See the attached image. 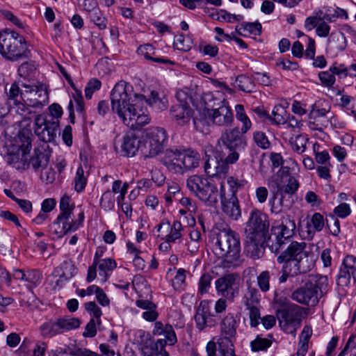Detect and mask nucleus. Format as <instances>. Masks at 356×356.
<instances>
[{
	"mask_svg": "<svg viewBox=\"0 0 356 356\" xmlns=\"http://www.w3.org/2000/svg\"><path fill=\"white\" fill-rule=\"evenodd\" d=\"M112 110L117 113L123 123L134 129L147 124L150 118L145 104H148L156 111L167 108L168 101L154 90L146 99L143 95L134 93L132 86L124 81L115 84L111 94Z\"/></svg>",
	"mask_w": 356,
	"mask_h": 356,
	"instance_id": "f257e3e1",
	"label": "nucleus"
},
{
	"mask_svg": "<svg viewBox=\"0 0 356 356\" xmlns=\"http://www.w3.org/2000/svg\"><path fill=\"white\" fill-rule=\"evenodd\" d=\"M220 140L229 149V153L224 160L208 159L204 164L205 172L211 177L227 173L229 165L235 163L239 159V153L247 146L245 137L238 127L225 129L221 134Z\"/></svg>",
	"mask_w": 356,
	"mask_h": 356,
	"instance_id": "f03ea898",
	"label": "nucleus"
},
{
	"mask_svg": "<svg viewBox=\"0 0 356 356\" xmlns=\"http://www.w3.org/2000/svg\"><path fill=\"white\" fill-rule=\"evenodd\" d=\"M269 227L266 214L258 209L251 211L245 228V248L251 258L259 259L264 254L266 240L270 239Z\"/></svg>",
	"mask_w": 356,
	"mask_h": 356,
	"instance_id": "7ed1b4c3",
	"label": "nucleus"
},
{
	"mask_svg": "<svg viewBox=\"0 0 356 356\" xmlns=\"http://www.w3.org/2000/svg\"><path fill=\"white\" fill-rule=\"evenodd\" d=\"M305 284L296 290L291 295L293 300L304 305L314 307L327 291L328 280L326 276L321 275H302L301 282Z\"/></svg>",
	"mask_w": 356,
	"mask_h": 356,
	"instance_id": "20e7f679",
	"label": "nucleus"
},
{
	"mask_svg": "<svg viewBox=\"0 0 356 356\" xmlns=\"http://www.w3.org/2000/svg\"><path fill=\"white\" fill-rule=\"evenodd\" d=\"M215 254L222 259L224 268L238 265L241 243L239 234L229 227L219 229L216 233Z\"/></svg>",
	"mask_w": 356,
	"mask_h": 356,
	"instance_id": "39448f33",
	"label": "nucleus"
},
{
	"mask_svg": "<svg viewBox=\"0 0 356 356\" xmlns=\"http://www.w3.org/2000/svg\"><path fill=\"white\" fill-rule=\"evenodd\" d=\"M162 161L169 171L183 175L199 166L200 155L192 149L181 152L177 149H169L166 150Z\"/></svg>",
	"mask_w": 356,
	"mask_h": 356,
	"instance_id": "423d86ee",
	"label": "nucleus"
},
{
	"mask_svg": "<svg viewBox=\"0 0 356 356\" xmlns=\"http://www.w3.org/2000/svg\"><path fill=\"white\" fill-rule=\"evenodd\" d=\"M0 54L8 60L17 61L28 58L30 51L24 36L15 31H5L0 32Z\"/></svg>",
	"mask_w": 356,
	"mask_h": 356,
	"instance_id": "0eeeda50",
	"label": "nucleus"
},
{
	"mask_svg": "<svg viewBox=\"0 0 356 356\" xmlns=\"http://www.w3.org/2000/svg\"><path fill=\"white\" fill-rule=\"evenodd\" d=\"M305 242L290 241L286 248L277 257L279 264H285V268L292 273H305L307 268L303 260L307 258Z\"/></svg>",
	"mask_w": 356,
	"mask_h": 356,
	"instance_id": "6e6552de",
	"label": "nucleus"
},
{
	"mask_svg": "<svg viewBox=\"0 0 356 356\" xmlns=\"http://www.w3.org/2000/svg\"><path fill=\"white\" fill-rule=\"evenodd\" d=\"M168 139V134L163 127H152L145 129L141 137V154L145 159L158 156L163 152Z\"/></svg>",
	"mask_w": 356,
	"mask_h": 356,
	"instance_id": "1a4fd4ad",
	"label": "nucleus"
},
{
	"mask_svg": "<svg viewBox=\"0 0 356 356\" xmlns=\"http://www.w3.org/2000/svg\"><path fill=\"white\" fill-rule=\"evenodd\" d=\"M190 191L208 206H213L218 202L217 186L207 178L197 175L190 176L186 180Z\"/></svg>",
	"mask_w": 356,
	"mask_h": 356,
	"instance_id": "9d476101",
	"label": "nucleus"
},
{
	"mask_svg": "<svg viewBox=\"0 0 356 356\" xmlns=\"http://www.w3.org/2000/svg\"><path fill=\"white\" fill-rule=\"evenodd\" d=\"M276 316L281 329L295 337L301 325L302 308L296 304L289 305L277 309Z\"/></svg>",
	"mask_w": 356,
	"mask_h": 356,
	"instance_id": "9b49d317",
	"label": "nucleus"
},
{
	"mask_svg": "<svg viewBox=\"0 0 356 356\" xmlns=\"http://www.w3.org/2000/svg\"><path fill=\"white\" fill-rule=\"evenodd\" d=\"M296 222L290 216H282L277 225L271 228L272 236L275 237L270 245L272 251L279 252L284 248L293 236L296 229Z\"/></svg>",
	"mask_w": 356,
	"mask_h": 356,
	"instance_id": "f8f14e48",
	"label": "nucleus"
},
{
	"mask_svg": "<svg viewBox=\"0 0 356 356\" xmlns=\"http://www.w3.org/2000/svg\"><path fill=\"white\" fill-rule=\"evenodd\" d=\"M1 154L8 165L17 170H25L29 168L26 152L13 140L5 143L1 149Z\"/></svg>",
	"mask_w": 356,
	"mask_h": 356,
	"instance_id": "ddd939ff",
	"label": "nucleus"
},
{
	"mask_svg": "<svg viewBox=\"0 0 356 356\" xmlns=\"http://www.w3.org/2000/svg\"><path fill=\"white\" fill-rule=\"evenodd\" d=\"M34 132L43 142H54L59 132L58 120H49L45 113L38 114L34 119Z\"/></svg>",
	"mask_w": 356,
	"mask_h": 356,
	"instance_id": "4468645a",
	"label": "nucleus"
},
{
	"mask_svg": "<svg viewBox=\"0 0 356 356\" xmlns=\"http://www.w3.org/2000/svg\"><path fill=\"white\" fill-rule=\"evenodd\" d=\"M239 276L236 273L225 275L215 281L217 293L230 302L239 293Z\"/></svg>",
	"mask_w": 356,
	"mask_h": 356,
	"instance_id": "2eb2a0df",
	"label": "nucleus"
},
{
	"mask_svg": "<svg viewBox=\"0 0 356 356\" xmlns=\"http://www.w3.org/2000/svg\"><path fill=\"white\" fill-rule=\"evenodd\" d=\"M206 116L215 126L220 127H230L234 122V114L228 102L222 101L216 108L207 109Z\"/></svg>",
	"mask_w": 356,
	"mask_h": 356,
	"instance_id": "dca6fc26",
	"label": "nucleus"
},
{
	"mask_svg": "<svg viewBox=\"0 0 356 356\" xmlns=\"http://www.w3.org/2000/svg\"><path fill=\"white\" fill-rule=\"evenodd\" d=\"M220 336L218 339V346H232L236 335L238 321L232 313H228L220 323Z\"/></svg>",
	"mask_w": 356,
	"mask_h": 356,
	"instance_id": "f3484780",
	"label": "nucleus"
},
{
	"mask_svg": "<svg viewBox=\"0 0 356 356\" xmlns=\"http://www.w3.org/2000/svg\"><path fill=\"white\" fill-rule=\"evenodd\" d=\"M351 278L356 282V257L346 255L340 266L337 284L340 286H346L350 283Z\"/></svg>",
	"mask_w": 356,
	"mask_h": 356,
	"instance_id": "a211bd4d",
	"label": "nucleus"
},
{
	"mask_svg": "<svg viewBox=\"0 0 356 356\" xmlns=\"http://www.w3.org/2000/svg\"><path fill=\"white\" fill-rule=\"evenodd\" d=\"M22 87L24 88V101L29 106L42 107L47 103L48 93L42 87L24 83H22Z\"/></svg>",
	"mask_w": 356,
	"mask_h": 356,
	"instance_id": "6ab92c4d",
	"label": "nucleus"
},
{
	"mask_svg": "<svg viewBox=\"0 0 356 356\" xmlns=\"http://www.w3.org/2000/svg\"><path fill=\"white\" fill-rule=\"evenodd\" d=\"M196 327L202 331L207 327H213L218 324V320L210 312L209 302L202 300L200 302L195 315Z\"/></svg>",
	"mask_w": 356,
	"mask_h": 356,
	"instance_id": "aec40b11",
	"label": "nucleus"
},
{
	"mask_svg": "<svg viewBox=\"0 0 356 356\" xmlns=\"http://www.w3.org/2000/svg\"><path fill=\"white\" fill-rule=\"evenodd\" d=\"M281 172V180L277 183L276 193L286 195L289 198L296 194L300 184L296 178L289 174L288 169H282Z\"/></svg>",
	"mask_w": 356,
	"mask_h": 356,
	"instance_id": "412c9836",
	"label": "nucleus"
},
{
	"mask_svg": "<svg viewBox=\"0 0 356 356\" xmlns=\"http://www.w3.org/2000/svg\"><path fill=\"white\" fill-rule=\"evenodd\" d=\"M222 211L225 216L233 220H237L241 215L238 200L235 194L229 197L221 195Z\"/></svg>",
	"mask_w": 356,
	"mask_h": 356,
	"instance_id": "4be33fe9",
	"label": "nucleus"
},
{
	"mask_svg": "<svg viewBox=\"0 0 356 356\" xmlns=\"http://www.w3.org/2000/svg\"><path fill=\"white\" fill-rule=\"evenodd\" d=\"M170 113L173 120L183 126L189 123L193 115V110L187 104H177L171 106Z\"/></svg>",
	"mask_w": 356,
	"mask_h": 356,
	"instance_id": "5701e85b",
	"label": "nucleus"
},
{
	"mask_svg": "<svg viewBox=\"0 0 356 356\" xmlns=\"http://www.w3.org/2000/svg\"><path fill=\"white\" fill-rule=\"evenodd\" d=\"M140 146L141 139L138 140L133 132L127 133L123 136L121 149L124 156H134L138 150L140 151Z\"/></svg>",
	"mask_w": 356,
	"mask_h": 356,
	"instance_id": "b1692460",
	"label": "nucleus"
},
{
	"mask_svg": "<svg viewBox=\"0 0 356 356\" xmlns=\"http://www.w3.org/2000/svg\"><path fill=\"white\" fill-rule=\"evenodd\" d=\"M49 163V154L47 152L44 147L35 148L33 154L28 161L29 166L31 165L35 171L40 168H45Z\"/></svg>",
	"mask_w": 356,
	"mask_h": 356,
	"instance_id": "393cba45",
	"label": "nucleus"
},
{
	"mask_svg": "<svg viewBox=\"0 0 356 356\" xmlns=\"http://www.w3.org/2000/svg\"><path fill=\"white\" fill-rule=\"evenodd\" d=\"M84 218V213L81 211L79 213L76 220L71 218H67L66 220L56 219L55 223L62 225L61 231L59 232L60 236L76 231L81 226H82Z\"/></svg>",
	"mask_w": 356,
	"mask_h": 356,
	"instance_id": "a878e982",
	"label": "nucleus"
},
{
	"mask_svg": "<svg viewBox=\"0 0 356 356\" xmlns=\"http://www.w3.org/2000/svg\"><path fill=\"white\" fill-rule=\"evenodd\" d=\"M137 52L139 55L143 56L144 58L147 60H150L156 63L162 64H175V62L171 60L159 57L158 55L156 54L155 49L150 44L140 45L138 48Z\"/></svg>",
	"mask_w": 356,
	"mask_h": 356,
	"instance_id": "bb28decb",
	"label": "nucleus"
},
{
	"mask_svg": "<svg viewBox=\"0 0 356 356\" xmlns=\"http://www.w3.org/2000/svg\"><path fill=\"white\" fill-rule=\"evenodd\" d=\"M163 227L166 228L167 230L170 229L169 234L165 236V240L168 242L175 243L177 240L181 238L183 227L179 221L175 220L172 226L169 222H161L157 226L158 232H160Z\"/></svg>",
	"mask_w": 356,
	"mask_h": 356,
	"instance_id": "cd10ccee",
	"label": "nucleus"
},
{
	"mask_svg": "<svg viewBox=\"0 0 356 356\" xmlns=\"http://www.w3.org/2000/svg\"><path fill=\"white\" fill-rule=\"evenodd\" d=\"M21 81H15L10 87L8 92H6V100L13 106L16 103L22 102L24 101L25 96L24 95V88L22 87Z\"/></svg>",
	"mask_w": 356,
	"mask_h": 356,
	"instance_id": "c85d7f7f",
	"label": "nucleus"
},
{
	"mask_svg": "<svg viewBox=\"0 0 356 356\" xmlns=\"http://www.w3.org/2000/svg\"><path fill=\"white\" fill-rule=\"evenodd\" d=\"M242 303L246 309L259 307L260 305L259 291L254 287L249 286L242 298Z\"/></svg>",
	"mask_w": 356,
	"mask_h": 356,
	"instance_id": "c756f323",
	"label": "nucleus"
},
{
	"mask_svg": "<svg viewBox=\"0 0 356 356\" xmlns=\"http://www.w3.org/2000/svg\"><path fill=\"white\" fill-rule=\"evenodd\" d=\"M325 227V220L322 214L314 213L310 220L307 222L308 235L313 236L316 232L323 230Z\"/></svg>",
	"mask_w": 356,
	"mask_h": 356,
	"instance_id": "7c9ffc66",
	"label": "nucleus"
},
{
	"mask_svg": "<svg viewBox=\"0 0 356 356\" xmlns=\"http://www.w3.org/2000/svg\"><path fill=\"white\" fill-rule=\"evenodd\" d=\"M42 276L39 271L29 270L26 272V275L22 280L23 286L29 291L36 287L41 282Z\"/></svg>",
	"mask_w": 356,
	"mask_h": 356,
	"instance_id": "2f4dec72",
	"label": "nucleus"
},
{
	"mask_svg": "<svg viewBox=\"0 0 356 356\" xmlns=\"http://www.w3.org/2000/svg\"><path fill=\"white\" fill-rule=\"evenodd\" d=\"M59 207L61 212L58 216L57 219L66 220L71 218L74 206L73 204H71V200L69 196L64 195L61 197Z\"/></svg>",
	"mask_w": 356,
	"mask_h": 356,
	"instance_id": "473e14b6",
	"label": "nucleus"
},
{
	"mask_svg": "<svg viewBox=\"0 0 356 356\" xmlns=\"http://www.w3.org/2000/svg\"><path fill=\"white\" fill-rule=\"evenodd\" d=\"M95 264L99 269L100 276H103L106 280L108 273L112 271L116 268V262L111 258L102 259L100 261H95Z\"/></svg>",
	"mask_w": 356,
	"mask_h": 356,
	"instance_id": "72a5a7b5",
	"label": "nucleus"
},
{
	"mask_svg": "<svg viewBox=\"0 0 356 356\" xmlns=\"http://www.w3.org/2000/svg\"><path fill=\"white\" fill-rule=\"evenodd\" d=\"M41 334L44 337H52L55 335L61 334L59 329L58 321H49L44 323L40 327Z\"/></svg>",
	"mask_w": 356,
	"mask_h": 356,
	"instance_id": "f704fd0d",
	"label": "nucleus"
},
{
	"mask_svg": "<svg viewBox=\"0 0 356 356\" xmlns=\"http://www.w3.org/2000/svg\"><path fill=\"white\" fill-rule=\"evenodd\" d=\"M268 337H270V339L262 338L261 335H257V337L250 342L251 350L253 352L266 351L273 343L271 339L273 338L272 335H269Z\"/></svg>",
	"mask_w": 356,
	"mask_h": 356,
	"instance_id": "c9c22d12",
	"label": "nucleus"
},
{
	"mask_svg": "<svg viewBox=\"0 0 356 356\" xmlns=\"http://www.w3.org/2000/svg\"><path fill=\"white\" fill-rule=\"evenodd\" d=\"M234 81L237 83L239 90L245 92H252L255 88L253 81L245 74H240L234 77Z\"/></svg>",
	"mask_w": 356,
	"mask_h": 356,
	"instance_id": "e433bc0d",
	"label": "nucleus"
},
{
	"mask_svg": "<svg viewBox=\"0 0 356 356\" xmlns=\"http://www.w3.org/2000/svg\"><path fill=\"white\" fill-rule=\"evenodd\" d=\"M280 195V198L277 202L275 201L276 197L273 196V199L270 200V211L272 213H279L282 212L284 208L289 209L290 207V204H287L286 202L288 200L286 197L288 195L284 194H277Z\"/></svg>",
	"mask_w": 356,
	"mask_h": 356,
	"instance_id": "4c0bfd02",
	"label": "nucleus"
},
{
	"mask_svg": "<svg viewBox=\"0 0 356 356\" xmlns=\"http://www.w3.org/2000/svg\"><path fill=\"white\" fill-rule=\"evenodd\" d=\"M309 140L308 138L303 135L293 136L290 138V143L293 149L298 154H302L306 149V144Z\"/></svg>",
	"mask_w": 356,
	"mask_h": 356,
	"instance_id": "58836bf2",
	"label": "nucleus"
},
{
	"mask_svg": "<svg viewBox=\"0 0 356 356\" xmlns=\"http://www.w3.org/2000/svg\"><path fill=\"white\" fill-rule=\"evenodd\" d=\"M235 109L236 112L237 120L243 123V126L241 127V132L242 134H245L251 128V121L245 113L243 105L237 104L235 107Z\"/></svg>",
	"mask_w": 356,
	"mask_h": 356,
	"instance_id": "ea45409f",
	"label": "nucleus"
},
{
	"mask_svg": "<svg viewBox=\"0 0 356 356\" xmlns=\"http://www.w3.org/2000/svg\"><path fill=\"white\" fill-rule=\"evenodd\" d=\"M61 333L79 327L80 321L77 318H60L57 320Z\"/></svg>",
	"mask_w": 356,
	"mask_h": 356,
	"instance_id": "a19ab883",
	"label": "nucleus"
},
{
	"mask_svg": "<svg viewBox=\"0 0 356 356\" xmlns=\"http://www.w3.org/2000/svg\"><path fill=\"white\" fill-rule=\"evenodd\" d=\"M57 270L65 275V277L72 278L75 276L78 270L71 259H66L60 264Z\"/></svg>",
	"mask_w": 356,
	"mask_h": 356,
	"instance_id": "79ce46f5",
	"label": "nucleus"
},
{
	"mask_svg": "<svg viewBox=\"0 0 356 356\" xmlns=\"http://www.w3.org/2000/svg\"><path fill=\"white\" fill-rule=\"evenodd\" d=\"M89 18L100 30L106 28V19L103 16L99 9L93 10L89 13Z\"/></svg>",
	"mask_w": 356,
	"mask_h": 356,
	"instance_id": "37998d69",
	"label": "nucleus"
},
{
	"mask_svg": "<svg viewBox=\"0 0 356 356\" xmlns=\"http://www.w3.org/2000/svg\"><path fill=\"white\" fill-rule=\"evenodd\" d=\"M115 205V197L110 190L106 191L100 199V207L104 211L111 210Z\"/></svg>",
	"mask_w": 356,
	"mask_h": 356,
	"instance_id": "c03bdc74",
	"label": "nucleus"
},
{
	"mask_svg": "<svg viewBox=\"0 0 356 356\" xmlns=\"http://www.w3.org/2000/svg\"><path fill=\"white\" fill-rule=\"evenodd\" d=\"M186 270L184 268H179L177 271L176 275L175 276L172 286L175 290H184L186 286Z\"/></svg>",
	"mask_w": 356,
	"mask_h": 356,
	"instance_id": "a18cd8bd",
	"label": "nucleus"
},
{
	"mask_svg": "<svg viewBox=\"0 0 356 356\" xmlns=\"http://www.w3.org/2000/svg\"><path fill=\"white\" fill-rule=\"evenodd\" d=\"M87 179L84 176V170L82 167L77 168L74 177V189L76 192H82L86 186Z\"/></svg>",
	"mask_w": 356,
	"mask_h": 356,
	"instance_id": "49530a36",
	"label": "nucleus"
},
{
	"mask_svg": "<svg viewBox=\"0 0 356 356\" xmlns=\"http://www.w3.org/2000/svg\"><path fill=\"white\" fill-rule=\"evenodd\" d=\"M84 307L85 309L90 314V315L93 316L92 318L97 319V324H100V317L102 315V312L98 305L95 303V302H88L85 303Z\"/></svg>",
	"mask_w": 356,
	"mask_h": 356,
	"instance_id": "de8ad7c7",
	"label": "nucleus"
},
{
	"mask_svg": "<svg viewBox=\"0 0 356 356\" xmlns=\"http://www.w3.org/2000/svg\"><path fill=\"white\" fill-rule=\"evenodd\" d=\"M257 284L262 292L270 289V273L268 270L262 271L257 277Z\"/></svg>",
	"mask_w": 356,
	"mask_h": 356,
	"instance_id": "09e8293b",
	"label": "nucleus"
},
{
	"mask_svg": "<svg viewBox=\"0 0 356 356\" xmlns=\"http://www.w3.org/2000/svg\"><path fill=\"white\" fill-rule=\"evenodd\" d=\"M250 319V325L251 327H257L261 323V316L259 306L247 309Z\"/></svg>",
	"mask_w": 356,
	"mask_h": 356,
	"instance_id": "8fccbe9b",
	"label": "nucleus"
},
{
	"mask_svg": "<svg viewBox=\"0 0 356 356\" xmlns=\"http://www.w3.org/2000/svg\"><path fill=\"white\" fill-rule=\"evenodd\" d=\"M273 118L272 121L277 124H282L286 122L284 115L286 111L281 106H275L272 112Z\"/></svg>",
	"mask_w": 356,
	"mask_h": 356,
	"instance_id": "3c124183",
	"label": "nucleus"
},
{
	"mask_svg": "<svg viewBox=\"0 0 356 356\" xmlns=\"http://www.w3.org/2000/svg\"><path fill=\"white\" fill-rule=\"evenodd\" d=\"M211 280L212 277L209 273L202 275L198 284V291L201 294H204L209 291Z\"/></svg>",
	"mask_w": 356,
	"mask_h": 356,
	"instance_id": "603ef678",
	"label": "nucleus"
},
{
	"mask_svg": "<svg viewBox=\"0 0 356 356\" xmlns=\"http://www.w3.org/2000/svg\"><path fill=\"white\" fill-rule=\"evenodd\" d=\"M102 83L97 79H92L87 83L85 88V95L87 99H91L94 92L99 90Z\"/></svg>",
	"mask_w": 356,
	"mask_h": 356,
	"instance_id": "864d4df0",
	"label": "nucleus"
},
{
	"mask_svg": "<svg viewBox=\"0 0 356 356\" xmlns=\"http://www.w3.org/2000/svg\"><path fill=\"white\" fill-rule=\"evenodd\" d=\"M253 139L256 144L261 148L266 149L270 147V143L264 133L256 131L253 134Z\"/></svg>",
	"mask_w": 356,
	"mask_h": 356,
	"instance_id": "5fc2aeb1",
	"label": "nucleus"
},
{
	"mask_svg": "<svg viewBox=\"0 0 356 356\" xmlns=\"http://www.w3.org/2000/svg\"><path fill=\"white\" fill-rule=\"evenodd\" d=\"M243 31H248L250 34L260 35L261 33V24L258 22H244L241 24V28Z\"/></svg>",
	"mask_w": 356,
	"mask_h": 356,
	"instance_id": "6e6d98bb",
	"label": "nucleus"
},
{
	"mask_svg": "<svg viewBox=\"0 0 356 356\" xmlns=\"http://www.w3.org/2000/svg\"><path fill=\"white\" fill-rule=\"evenodd\" d=\"M227 183L232 188V194H235L238 190L243 188L248 181L244 179H238L234 177H229L227 179Z\"/></svg>",
	"mask_w": 356,
	"mask_h": 356,
	"instance_id": "4d7b16f0",
	"label": "nucleus"
},
{
	"mask_svg": "<svg viewBox=\"0 0 356 356\" xmlns=\"http://www.w3.org/2000/svg\"><path fill=\"white\" fill-rule=\"evenodd\" d=\"M318 77L322 84L327 87H332L336 81L335 76L329 71L319 72Z\"/></svg>",
	"mask_w": 356,
	"mask_h": 356,
	"instance_id": "13d9d810",
	"label": "nucleus"
},
{
	"mask_svg": "<svg viewBox=\"0 0 356 356\" xmlns=\"http://www.w3.org/2000/svg\"><path fill=\"white\" fill-rule=\"evenodd\" d=\"M56 173L52 168H42L40 179L46 184H52L55 180Z\"/></svg>",
	"mask_w": 356,
	"mask_h": 356,
	"instance_id": "bf43d9fd",
	"label": "nucleus"
},
{
	"mask_svg": "<svg viewBox=\"0 0 356 356\" xmlns=\"http://www.w3.org/2000/svg\"><path fill=\"white\" fill-rule=\"evenodd\" d=\"M334 45L337 49L343 51L347 46L346 38L343 33H339L337 34L332 33Z\"/></svg>",
	"mask_w": 356,
	"mask_h": 356,
	"instance_id": "052dcab7",
	"label": "nucleus"
},
{
	"mask_svg": "<svg viewBox=\"0 0 356 356\" xmlns=\"http://www.w3.org/2000/svg\"><path fill=\"white\" fill-rule=\"evenodd\" d=\"M348 350L353 355H356V335H352L348 339L346 346L340 352L338 356H345Z\"/></svg>",
	"mask_w": 356,
	"mask_h": 356,
	"instance_id": "680f3d73",
	"label": "nucleus"
},
{
	"mask_svg": "<svg viewBox=\"0 0 356 356\" xmlns=\"http://www.w3.org/2000/svg\"><path fill=\"white\" fill-rule=\"evenodd\" d=\"M351 209L348 204L341 203L334 209V213L339 218H344L350 214Z\"/></svg>",
	"mask_w": 356,
	"mask_h": 356,
	"instance_id": "e2e57ef3",
	"label": "nucleus"
},
{
	"mask_svg": "<svg viewBox=\"0 0 356 356\" xmlns=\"http://www.w3.org/2000/svg\"><path fill=\"white\" fill-rule=\"evenodd\" d=\"M330 221L332 222L331 224L328 220H327V225L328 229H330V233L333 236H338L340 233V222L339 220L336 218L334 216H331Z\"/></svg>",
	"mask_w": 356,
	"mask_h": 356,
	"instance_id": "0e129e2a",
	"label": "nucleus"
},
{
	"mask_svg": "<svg viewBox=\"0 0 356 356\" xmlns=\"http://www.w3.org/2000/svg\"><path fill=\"white\" fill-rule=\"evenodd\" d=\"M96 323H97L94 318H91L86 326L85 331L83 333L85 337H93L97 334Z\"/></svg>",
	"mask_w": 356,
	"mask_h": 356,
	"instance_id": "69168bd1",
	"label": "nucleus"
},
{
	"mask_svg": "<svg viewBox=\"0 0 356 356\" xmlns=\"http://www.w3.org/2000/svg\"><path fill=\"white\" fill-rule=\"evenodd\" d=\"M74 100L76 104V110L78 113L84 115V101L81 91L76 90L74 95Z\"/></svg>",
	"mask_w": 356,
	"mask_h": 356,
	"instance_id": "338daca9",
	"label": "nucleus"
},
{
	"mask_svg": "<svg viewBox=\"0 0 356 356\" xmlns=\"http://www.w3.org/2000/svg\"><path fill=\"white\" fill-rule=\"evenodd\" d=\"M332 167L330 164L321 165L316 168L318 175L324 179L330 180L331 178L330 175V168Z\"/></svg>",
	"mask_w": 356,
	"mask_h": 356,
	"instance_id": "774afa93",
	"label": "nucleus"
}]
</instances>
